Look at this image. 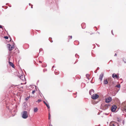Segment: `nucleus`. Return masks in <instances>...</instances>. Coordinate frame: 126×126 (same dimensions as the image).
<instances>
[{
	"instance_id": "nucleus-1",
	"label": "nucleus",
	"mask_w": 126,
	"mask_h": 126,
	"mask_svg": "<svg viewBox=\"0 0 126 126\" xmlns=\"http://www.w3.org/2000/svg\"><path fill=\"white\" fill-rule=\"evenodd\" d=\"M121 109L123 111L126 112V104L125 103H122Z\"/></svg>"
},
{
	"instance_id": "nucleus-2",
	"label": "nucleus",
	"mask_w": 126,
	"mask_h": 126,
	"mask_svg": "<svg viewBox=\"0 0 126 126\" xmlns=\"http://www.w3.org/2000/svg\"><path fill=\"white\" fill-rule=\"evenodd\" d=\"M22 117L24 119L27 118L28 117V112L27 111H24L23 112Z\"/></svg>"
},
{
	"instance_id": "nucleus-3",
	"label": "nucleus",
	"mask_w": 126,
	"mask_h": 126,
	"mask_svg": "<svg viewBox=\"0 0 126 126\" xmlns=\"http://www.w3.org/2000/svg\"><path fill=\"white\" fill-rule=\"evenodd\" d=\"M7 47L8 48V49L10 51L12 50L14 48V46H11V45L10 44H8L7 45Z\"/></svg>"
},
{
	"instance_id": "nucleus-4",
	"label": "nucleus",
	"mask_w": 126,
	"mask_h": 126,
	"mask_svg": "<svg viewBox=\"0 0 126 126\" xmlns=\"http://www.w3.org/2000/svg\"><path fill=\"white\" fill-rule=\"evenodd\" d=\"M99 95L97 94H94L92 96V98L93 99H95L98 98Z\"/></svg>"
},
{
	"instance_id": "nucleus-5",
	"label": "nucleus",
	"mask_w": 126,
	"mask_h": 126,
	"mask_svg": "<svg viewBox=\"0 0 126 126\" xmlns=\"http://www.w3.org/2000/svg\"><path fill=\"white\" fill-rule=\"evenodd\" d=\"M110 126H119V125L116 122H111L110 124Z\"/></svg>"
},
{
	"instance_id": "nucleus-6",
	"label": "nucleus",
	"mask_w": 126,
	"mask_h": 126,
	"mask_svg": "<svg viewBox=\"0 0 126 126\" xmlns=\"http://www.w3.org/2000/svg\"><path fill=\"white\" fill-rule=\"evenodd\" d=\"M111 98L110 97L106 98L105 99V102L107 103H109L111 101Z\"/></svg>"
},
{
	"instance_id": "nucleus-7",
	"label": "nucleus",
	"mask_w": 126,
	"mask_h": 126,
	"mask_svg": "<svg viewBox=\"0 0 126 126\" xmlns=\"http://www.w3.org/2000/svg\"><path fill=\"white\" fill-rule=\"evenodd\" d=\"M117 108V106L115 105L113 106L111 108V110L112 112L114 111Z\"/></svg>"
},
{
	"instance_id": "nucleus-8",
	"label": "nucleus",
	"mask_w": 126,
	"mask_h": 126,
	"mask_svg": "<svg viewBox=\"0 0 126 126\" xmlns=\"http://www.w3.org/2000/svg\"><path fill=\"white\" fill-rule=\"evenodd\" d=\"M112 77L113 78H118L117 75L116 74H115L114 73L112 74Z\"/></svg>"
},
{
	"instance_id": "nucleus-9",
	"label": "nucleus",
	"mask_w": 126,
	"mask_h": 126,
	"mask_svg": "<svg viewBox=\"0 0 126 126\" xmlns=\"http://www.w3.org/2000/svg\"><path fill=\"white\" fill-rule=\"evenodd\" d=\"M103 76V74H101L100 75L99 79L101 81L102 80Z\"/></svg>"
},
{
	"instance_id": "nucleus-10",
	"label": "nucleus",
	"mask_w": 126,
	"mask_h": 126,
	"mask_svg": "<svg viewBox=\"0 0 126 126\" xmlns=\"http://www.w3.org/2000/svg\"><path fill=\"white\" fill-rule=\"evenodd\" d=\"M9 64H10V65L12 66L13 68L14 67V66L13 64L12 63V62H9Z\"/></svg>"
},
{
	"instance_id": "nucleus-11",
	"label": "nucleus",
	"mask_w": 126,
	"mask_h": 126,
	"mask_svg": "<svg viewBox=\"0 0 126 126\" xmlns=\"http://www.w3.org/2000/svg\"><path fill=\"white\" fill-rule=\"evenodd\" d=\"M20 78L22 80H23L25 79V77L23 75H21L20 77Z\"/></svg>"
},
{
	"instance_id": "nucleus-12",
	"label": "nucleus",
	"mask_w": 126,
	"mask_h": 126,
	"mask_svg": "<svg viewBox=\"0 0 126 126\" xmlns=\"http://www.w3.org/2000/svg\"><path fill=\"white\" fill-rule=\"evenodd\" d=\"M44 103L48 109H49L50 108V107L47 104L45 101H44Z\"/></svg>"
},
{
	"instance_id": "nucleus-13",
	"label": "nucleus",
	"mask_w": 126,
	"mask_h": 126,
	"mask_svg": "<svg viewBox=\"0 0 126 126\" xmlns=\"http://www.w3.org/2000/svg\"><path fill=\"white\" fill-rule=\"evenodd\" d=\"M108 82V81L107 80V79H104V84H107Z\"/></svg>"
},
{
	"instance_id": "nucleus-14",
	"label": "nucleus",
	"mask_w": 126,
	"mask_h": 126,
	"mask_svg": "<svg viewBox=\"0 0 126 126\" xmlns=\"http://www.w3.org/2000/svg\"><path fill=\"white\" fill-rule=\"evenodd\" d=\"M38 109L37 108H34V112H36L38 110Z\"/></svg>"
},
{
	"instance_id": "nucleus-15",
	"label": "nucleus",
	"mask_w": 126,
	"mask_h": 126,
	"mask_svg": "<svg viewBox=\"0 0 126 126\" xmlns=\"http://www.w3.org/2000/svg\"><path fill=\"white\" fill-rule=\"evenodd\" d=\"M86 77H87V78L88 79H89V77L90 76V75L89 74H87L86 75Z\"/></svg>"
},
{
	"instance_id": "nucleus-16",
	"label": "nucleus",
	"mask_w": 126,
	"mask_h": 126,
	"mask_svg": "<svg viewBox=\"0 0 126 126\" xmlns=\"http://www.w3.org/2000/svg\"><path fill=\"white\" fill-rule=\"evenodd\" d=\"M47 66V65L46 64H42V66L43 67H46Z\"/></svg>"
},
{
	"instance_id": "nucleus-17",
	"label": "nucleus",
	"mask_w": 126,
	"mask_h": 126,
	"mask_svg": "<svg viewBox=\"0 0 126 126\" xmlns=\"http://www.w3.org/2000/svg\"><path fill=\"white\" fill-rule=\"evenodd\" d=\"M36 90H33L32 92V93L33 94H34L36 92Z\"/></svg>"
},
{
	"instance_id": "nucleus-18",
	"label": "nucleus",
	"mask_w": 126,
	"mask_h": 126,
	"mask_svg": "<svg viewBox=\"0 0 126 126\" xmlns=\"http://www.w3.org/2000/svg\"><path fill=\"white\" fill-rule=\"evenodd\" d=\"M116 87L119 88L120 87V85L119 84L117 85L116 86Z\"/></svg>"
},
{
	"instance_id": "nucleus-19",
	"label": "nucleus",
	"mask_w": 126,
	"mask_h": 126,
	"mask_svg": "<svg viewBox=\"0 0 126 126\" xmlns=\"http://www.w3.org/2000/svg\"><path fill=\"white\" fill-rule=\"evenodd\" d=\"M42 101V100L41 99H38V101H37V102L38 103H39L40 102H41Z\"/></svg>"
},
{
	"instance_id": "nucleus-20",
	"label": "nucleus",
	"mask_w": 126,
	"mask_h": 126,
	"mask_svg": "<svg viewBox=\"0 0 126 126\" xmlns=\"http://www.w3.org/2000/svg\"><path fill=\"white\" fill-rule=\"evenodd\" d=\"M72 38V36H68V38L69 39H71Z\"/></svg>"
},
{
	"instance_id": "nucleus-21",
	"label": "nucleus",
	"mask_w": 126,
	"mask_h": 126,
	"mask_svg": "<svg viewBox=\"0 0 126 126\" xmlns=\"http://www.w3.org/2000/svg\"><path fill=\"white\" fill-rule=\"evenodd\" d=\"M49 115H48V119L49 120L50 119V113H49Z\"/></svg>"
},
{
	"instance_id": "nucleus-22",
	"label": "nucleus",
	"mask_w": 126,
	"mask_h": 126,
	"mask_svg": "<svg viewBox=\"0 0 126 126\" xmlns=\"http://www.w3.org/2000/svg\"><path fill=\"white\" fill-rule=\"evenodd\" d=\"M4 38L5 39H8V37L7 36H5L4 37Z\"/></svg>"
},
{
	"instance_id": "nucleus-23",
	"label": "nucleus",
	"mask_w": 126,
	"mask_h": 126,
	"mask_svg": "<svg viewBox=\"0 0 126 126\" xmlns=\"http://www.w3.org/2000/svg\"><path fill=\"white\" fill-rule=\"evenodd\" d=\"M29 97H27V98H26V100H28L29 99Z\"/></svg>"
},
{
	"instance_id": "nucleus-24",
	"label": "nucleus",
	"mask_w": 126,
	"mask_h": 126,
	"mask_svg": "<svg viewBox=\"0 0 126 126\" xmlns=\"http://www.w3.org/2000/svg\"><path fill=\"white\" fill-rule=\"evenodd\" d=\"M93 91H92V90H90V91H89V94H90V95L91 94V92H93Z\"/></svg>"
},
{
	"instance_id": "nucleus-25",
	"label": "nucleus",
	"mask_w": 126,
	"mask_h": 126,
	"mask_svg": "<svg viewBox=\"0 0 126 126\" xmlns=\"http://www.w3.org/2000/svg\"><path fill=\"white\" fill-rule=\"evenodd\" d=\"M39 62L40 63H42V61H39Z\"/></svg>"
},
{
	"instance_id": "nucleus-26",
	"label": "nucleus",
	"mask_w": 126,
	"mask_h": 126,
	"mask_svg": "<svg viewBox=\"0 0 126 126\" xmlns=\"http://www.w3.org/2000/svg\"><path fill=\"white\" fill-rule=\"evenodd\" d=\"M0 28H3V27H2L0 25Z\"/></svg>"
},
{
	"instance_id": "nucleus-27",
	"label": "nucleus",
	"mask_w": 126,
	"mask_h": 126,
	"mask_svg": "<svg viewBox=\"0 0 126 126\" xmlns=\"http://www.w3.org/2000/svg\"><path fill=\"white\" fill-rule=\"evenodd\" d=\"M114 56H117V54H116V53H115V55H114Z\"/></svg>"
},
{
	"instance_id": "nucleus-28",
	"label": "nucleus",
	"mask_w": 126,
	"mask_h": 126,
	"mask_svg": "<svg viewBox=\"0 0 126 126\" xmlns=\"http://www.w3.org/2000/svg\"><path fill=\"white\" fill-rule=\"evenodd\" d=\"M111 33H112V34L113 35L114 34H113V32H112V31H111Z\"/></svg>"
},
{
	"instance_id": "nucleus-29",
	"label": "nucleus",
	"mask_w": 126,
	"mask_h": 126,
	"mask_svg": "<svg viewBox=\"0 0 126 126\" xmlns=\"http://www.w3.org/2000/svg\"><path fill=\"white\" fill-rule=\"evenodd\" d=\"M49 126H52V125H49Z\"/></svg>"
},
{
	"instance_id": "nucleus-30",
	"label": "nucleus",
	"mask_w": 126,
	"mask_h": 126,
	"mask_svg": "<svg viewBox=\"0 0 126 126\" xmlns=\"http://www.w3.org/2000/svg\"><path fill=\"white\" fill-rule=\"evenodd\" d=\"M55 73H56V72H55ZM55 74H56V75H57L58 74H56V73H55Z\"/></svg>"
},
{
	"instance_id": "nucleus-31",
	"label": "nucleus",
	"mask_w": 126,
	"mask_h": 126,
	"mask_svg": "<svg viewBox=\"0 0 126 126\" xmlns=\"http://www.w3.org/2000/svg\"><path fill=\"white\" fill-rule=\"evenodd\" d=\"M31 8H32V6Z\"/></svg>"
},
{
	"instance_id": "nucleus-32",
	"label": "nucleus",
	"mask_w": 126,
	"mask_h": 126,
	"mask_svg": "<svg viewBox=\"0 0 126 126\" xmlns=\"http://www.w3.org/2000/svg\"><path fill=\"white\" fill-rule=\"evenodd\" d=\"M26 83V82L25 83V84Z\"/></svg>"
},
{
	"instance_id": "nucleus-33",
	"label": "nucleus",
	"mask_w": 126,
	"mask_h": 126,
	"mask_svg": "<svg viewBox=\"0 0 126 126\" xmlns=\"http://www.w3.org/2000/svg\"><path fill=\"white\" fill-rule=\"evenodd\" d=\"M21 84H22V83H21Z\"/></svg>"
}]
</instances>
